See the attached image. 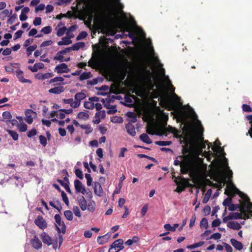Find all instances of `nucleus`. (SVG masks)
I'll list each match as a JSON object with an SVG mask.
<instances>
[{"label": "nucleus", "mask_w": 252, "mask_h": 252, "mask_svg": "<svg viewBox=\"0 0 252 252\" xmlns=\"http://www.w3.org/2000/svg\"><path fill=\"white\" fill-rule=\"evenodd\" d=\"M182 160L181 164V173L183 174H186L189 173L190 177H193L194 174V164L189 154L187 155H181L178 157Z\"/></svg>", "instance_id": "1"}, {"label": "nucleus", "mask_w": 252, "mask_h": 252, "mask_svg": "<svg viewBox=\"0 0 252 252\" xmlns=\"http://www.w3.org/2000/svg\"><path fill=\"white\" fill-rule=\"evenodd\" d=\"M79 205L82 211L88 210L89 212H94L95 209V203L93 200H90L87 205V201L83 196L77 198Z\"/></svg>", "instance_id": "2"}, {"label": "nucleus", "mask_w": 252, "mask_h": 252, "mask_svg": "<svg viewBox=\"0 0 252 252\" xmlns=\"http://www.w3.org/2000/svg\"><path fill=\"white\" fill-rule=\"evenodd\" d=\"M55 221L57 224H55L58 232L64 234L66 232V226L64 222L62 220L61 217L59 214H56L54 217Z\"/></svg>", "instance_id": "3"}, {"label": "nucleus", "mask_w": 252, "mask_h": 252, "mask_svg": "<svg viewBox=\"0 0 252 252\" xmlns=\"http://www.w3.org/2000/svg\"><path fill=\"white\" fill-rule=\"evenodd\" d=\"M176 184L178 185L176 191L178 193H181L183 191L186 187H190L191 185L189 183V180L187 179L182 178L179 182H176Z\"/></svg>", "instance_id": "4"}, {"label": "nucleus", "mask_w": 252, "mask_h": 252, "mask_svg": "<svg viewBox=\"0 0 252 252\" xmlns=\"http://www.w3.org/2000/svg\"><path fill=\"white\" fill-rule=\"evenodd\" d=\"M157 132L155 134L157 135H167L169 132H173L174 128L170 126L167 127L165 126H160L157 128Z\"/></svg>", "instance_id": "5"}, {"label": "nucleus", "mask_w": 252, "mask_h": 252, "mask_svg": "<svg viewBox=\"0 0 252 252\" xmlns=\"http://www.w3.org/2000/svg\"><path fill=\"white\" fill-rule=\"evenodd\" d=\"M160 99L163 107L169 111L174 109V106L168 97L162 96L160 97Z\"/></svg>", "instance_id": "6"}, {"label": "nucleus", "mask_w": 252, "mask_h": 252, "mask_svg": "<svg viewBox=\"0 0 252 252\" xmlns=\"http://www.w3.org/2000/svg\"><path fill=\"white\" fill-rule=\"evenodd\" d=\"M239 196L246 200V201L247 202V204L244 203L243 205L245 204V208L247 212H248L251 216L252 217V202H250V199L247 196L246 194L243 193L241 192H240V193L239 194Z\"/></svg>", "instance_id": "7"}, {"label": "nucleus", "mask_w": 252, "mask_h": 252, "mask_svg": "<svg viewBox=\"0 0 252 252\" xmlns=\"http://www.w3.org/2000/svg\"><path fill=\"white\" fill-rule=\"evenodd\" d=\"M35 224L40 229H44L47 227L45 220L41 216H38L34 220Z\"/></svg>", "instance_id": "8"}, {"label": "nucleus", "mask_w": 252, "mask_h": 252, "mask_svg": "<svg viewBox=\"0 0 252 252\" xmlns=\"http://www.w3.org/2000/svg\"><path fill=\"white\" fill-rule=\"evenodd\" d=\"M70 71V68L65 63H62L57 65L55 68V71L58 74L67 73Z\"/></svg>", "instance_id": "9"}, {"label": "nucleus", "mask_w": 252, "mask_h": 252, "mask_svg": "<svg viewBox=\"0 0 252 252\" xmlns=\"http://www.w3.org/2000/svg\"><path fill=\"white\" fill-rule=\"evenodd\" d=\"M74 184L76 193L81 192L83 194H85L86 189L80 181L75 180Z\"/></svg>", "instance_id": "10"}, {"label": "nucleus", "mask_w": 252, "mask_h": 252, "mask_svg": "<svg viewBox=\"0 0 252 252\" xmlns=\"http://www.w3.org/2000/svg\"><path fill=\"white\" fill-rule=\"evenodd\" d=\"M25 121L29 124H31L33 122V115H36V113L32 109H27L25 112Z\"/></svg>", "instance_id": "11"}, {"label": "nucleus", "mask_w": 252, "mask_h": 252, "mask_svg": "<svg viewBox=\"0 0 252 252\" xmlns=\"http://www.w3.org/2000/svg\"><path fill=\"white\" fill-rule=\"evenodd\" d=\"M70 50V48H66L64 50L59 51L54 57V60H58L63 62V55L65 54Z\"/></svg>", "instance_id": "12"}, {"label": "nucleus", "mask_w": 252, "mask_h": 252, "mask_svg": "<svg viewBox=\"0 0 252 252\" xmlns=\"http://www.w3.org/2000/svg\"><path fill=\"white\" fill-rule=\"evenodd\" d=\"M40 238L45 244L50 246L53 244L52 238L46 232H43L40 235Z\"/></svg>", "instance_id": "13"}, {"label": "nucleus", "mask_w": 252, "mask_h": 252, "mask_svg": "<svg viewBox=\"0 0 252 252\" xmlns=\"http://www.w3.org/2000/svg\"><path fill=\"white\" fill-rule=\"evenodd\" d=\"M32 246L36 250L41 248L42 244L40 240L36 235H34L33 238L31 241Z\"/></svg>", "instance_id": "14"}, {"label": "nucleus", "mask_w": 252, "mask_h": 252, "mask_svg": "<svg viewBox=\"0 0 252 252\" xmlns=\"http://www.w3.org/2000/svg\"><path fill=\"white\" fill-rule=\"evenodd\" d=\"M105 111L104 110L100 111L95 113L94 116L95 119L94 120L93 122L94 124H98L100 122V119H103L105 117Z\"/></svg>", "instance_id": "15"}, {"label": "nucleus", "mask_w": 252, "mask_h": 252, "mask_svg": "<svg viewBox=\"0 0 252 252\" xmlns=\"http://www.w3.org/2000/svg\"><path fill=\"white\" fill-rule=\"evenodd\" d=\"M94 193L98 196H101L103 194V189L99 182H95L94 184Z\"/></svg>", "instance_id": "16"}, {"label": "nucleus", "mask_w": 252, "mask_h": 252, "mask_svg": "<svg viewBox=\"0 0 252 252\" xmlns=\"http://www.w3.org/2000/svg\"><path fill=\"white\" fill-rule=\"evenodd\" d=\"M16 75L19 81L23 83H31L32 82L30 80L25 79L23 76V72L20 69H17L16 71Z\"/></svg>", "instance_id": "17"}, {"label": "nucleus", "mask_w": 252, "mask_h": 252, "mask_svg": "<svg viewBox=\"0 0 252 252\" xmlns=\"http://www.w3.org/2000/svg\"><path fill=\"white\" fill-rule=\"evenodd\" d=\"M49 205L54 208L57 209L59 213H61V210H62V207L59 200L54 199L52 201H50Z\"/></svg>", "instance_id": "18"}, {"label": "nucleus", "mask_w": 252, "mask_h": 252, "mask_svg": "<svg viewBox=\"0 0 252 252\" xmlns=\"http://www.w3.org/2000/svg\"><path fill=\"white\" fill-rule=\"evenodd\" d=\"M126 128L127 133L131 136H134L136 135L134 126L131 123H129L126 124Z\"/></svg>", "instance_id": "19"}, {"label": "nucleus", "mask_w": 252, "mask_h": 252, "mask_svg": "<svg viewBox=\"0 0 252 252\" xmlns=\"http://www.w3.org/2000/svg\"><path fill=\"white\" fill-rule=\"evenodd\" d=\"M64 88L63 86H58L49 90L48 92L51 94H60L64 91Z\"/></svg>", "instance_id": "20"}, {"label": "nucleus", "mask_w": 252, "mask_h": 252, "mask_svg": "<svg viewBox=\"0 0 252 252\" xmlns=\"http://www.w3.org/2000/svg\"><path fill=\"white\" fill-rule=\"evenodd\" d=\"M124 243L123 240L122 239H118L116 240L113 244L112 246L114 248H116L117 251H120L124 248V246H123Z\"/></svg>", "instance_id": "21"}, {"label": "nucleus", "mask_w": 252, "mask_h": 252, "mask_svg": "<svg viewBox=\"0 0 252 252\" xmlns=\"http://www.w3.org/2000/svg\"><path fill=\"white\" fill-rule=\"evenodd\" d=\"M230 242L231 245L237 250H241L243 249V244L241 242L236 240L235 239H231Z\"/></svg>", "instance_id": "22"}, {"label": "nucleus", "mask_w": 252, "mask_h": 252, "mask_svg": "<svg viewBox=\"0 0 252 252\" xmlns=\"http://www.w3.org/2000/svg\"><path fill=\"white\" fill-rule=\"evenodd\" d=\"M44 67V64L41 63H35L33 66H29V69L32 72L38 71V69H42Z\"/></svg>", "instance_id": "23"}, {"label": "nucleus", "mask_w": 252, "mask_h": 252, "mask_svg": "<svg viewBox=\"0 0 252 252\" xmlns=\"http://www.w3.org/2000/svg\"><path fill=\"white\" fill-rule=\"evenodd\" d=\"M227 226L229 228H230L231 229H234V230H239L241 228V226L237 221H229L227 223Z\"/></svg>", "instance_id": "24"}, {"label": "nucleus", "mask_w": 252, "mask_h": 252, "mask_svg": "<svg viewBox=\"0 0 252 252\" xmlns=\"http://www.w3.org/2000/svg\"><path fill=\"white\" fill-rule=\"evenodd\" d=\"M245 208V204L241 205L240 208L241 213L242 214V219L244 220H247L250 218V215H251L248 212H247Z\"/></svg>", "instance_id": "25"}, {"label": "nucleus", "mask_w": 252, "mask_h": 252, "mask_svg": "<svg viewBox=\"0 0 252 252\" xmlns=\"http://www.w3.org/2000/svg\"><path fill=\"white\" fill-rule=\"evenodd\" d=\"M57 181L60 183V184L64 187V188L66 190V191L69 194H72V191L71 190V189H70V188L69 187V183H64V182L61 180V179H57Z\"/></svg>", "instance_id": "26"}, {"label": "nucleus", "mask_w": 252, "mask_h": 252, "mask_svg": "<svg viewBox=\"0 0 252 252\" xmlns=\"http://www.w3.org/2000/svg\"><path fill=\"white\" fill-rule=\"evenodd\" d=\"M72 43V40L69 39L67 36H65L62 38V40L58 42V44L59 46L62 45H67L71 44Z\"/></svg>", "instance_id": "27"}, {"label": "nucleus", "mask_w": 252, "mask_h": 252, "mask_svg": "<svg viewBox=\"0 0 252 252\" xmlns=\"http://www.w3.org/2000/svg\"><path fill=\"white\" fill-rule=\"evenodd\" d=\"M229 219L231 220L242 219V214L241 213H230L228 215Z\"/></svg>", "instance_id": "28"}, {"label": "nucleus", "mask_w": 252, "mask_h": 252, "mask_svg": "<svg viewBox=\"0 0 252 252\" xmlns=\"http://www.w3.org/2000/svg\"><path fill=\"white\" fill-rule=\"evenodd\" d=\"M139 138L143 142L147 144H151L152 142L149 136L146 133H143L141 134L140 135Z\"/></svg>", "instance_id": "29"}, {"label": "nucleus", "mask_w": 252, "mask_h": 252, "mask_svg": "<svg viewBox=\"0 0 252 252\" xmlns=\"http://www.w3.org/2000/svg\"><path fill=\"white\" fill-rule=\"evenodd\" d=\"M85 46V43L83 42H80L74 44L70 48V50L73 51H78L80 48H83Z\"/></svg>", "instance_id": "30"}, {"label": "nucleus", "mask_w": 252, "mask_h": 252, "mask_svg": "<svg viewBox=\"0 0 252 252\" xmlns=\"http://www.w3.org/2000/svg\"><path fill=\"white\" fill-rule=\"evenodd\" d=\"M86 94L82 92L77 93L75 95V96H74L75 99L76 100H78L80 103H81V101L82 100L86 98Z\"/></svg>", "instance_id": "31"}, {"label": "nucleus", "mask_w": 252, "mask_h": 252, "mask_svg": "<svg viewBox=\"0 0 252 252\" xmlns=\"http://www.w3.org/2000/svg\"><path fill=\"white\" fill-rule=\"evenodd\" d=\"M91 77L92 75L90 72H84L80 75L79 80L83 81L90 78Z\"/></svg>", "instance_id": "32"}, {"label": "nucleus", "mask_w": 252, "mask_h": 252, "mask_svg": "<svg viewBox=\"0 0 252 252\" xmlns=\"http://www.w3.org/2000/svg\"><path fill=\"white\" fill-rule=\"evenodd\" d=\"M7 131L14 141L18 139L19 135L16 131L12 130H7Z\"/></svg>", "instance_id": "33"}, {"label": "nucleus", "mask_w": 252, "mask_h": 252, "mask_svg": "<svg viewBox=\"0 0 252 252\" xmlns=\"http://www.w3.org/2000/svg\"><path fill=\"white\" fill-rule=\"evenodd\" d=\"M89 118V115L87 112H80L77 115V118L82 120H87Z\"/></svg>", "instance_id": "34"}, {"label": "nucleus", "mask_w": 252, "mask_h": 252, "mask_svg": "<svg viewBox=\"0 0 252 252\" xmlns=\"http://www.w3.org/2000/svg\"><path fill=\"white\" fill-rule=\"evenodd\" d=\"M80 126L84 129H86L85 133L87 134H88L93 131V128L91 127V126L89 125H81Z\"/></svg>", "instance_id": "35"}, {"label": "nucleus", "mask_w": 252, "mask_h": 252, "mask_svg": "<svg viewBox=\"0 0 252 252\" xmlns=\"http://www.w3.org/2000/svg\"><path fill=\"white\" fill-rule=\"evenodd\" d=\"M84 107L88 109H93L94 108V104L89 100V101H85L84 102Z\"/></svg>", "instance_id": "36"}, {"label": "nucleus", "mask_w": 252, "mask_h": 252, "mask_svg": "<svg viewBox=\"0 0 252 252\" xmlns=\"http://www.w3.org/2000/svg\"><path fill=\"white\" fill-rule=\"evenodd\" d=\"M211 194H212V189H209L207 190V191L206 194L205 195V196L202 200L203 203L205 204L208 201Z\"/></svg>", "instance_id": "37"}, {"label": "nucleus", "mask_w": 252, "mask_h": 252, "mask_svg": "<svg viewBox=\"0 0 252 252\" xmlns=\"http://www.w3.org/2000/svg\"><path fill=\"white\" fill-rule=\"evenodd\" d=\"M52 31V28L51 26H48L43 27L40 31L41 32H43L45 34L50 33Z\"/></svg>", "instance_id": "38"}, {"label": "nucleus", "mask_w": 252, "mask_h": 252, "mask_svg": "<svg viewBox=\"0 0 252 252\" xmlns=\"http://www.w3.org/2000/svg\"><path fill=\"white\" fill-rule=\"evenodd\" d=\"M200 226L201 228L203 227L205 229L208 228V227L209 226H208V220L206 218H203L201 220L200 223Z\"/></svg>", "instance_id": "39"}, {"label": "nucleus", "mask_w": 252, "mask_h": 252, "mask_svg": "<svg viewBox=\"0 0 252 252\" xmlns=\"http://www.w3.org/2000/svg\"><path fill=\"white\" fill-rule=\"evenodd\" d=\"M64 215L67 220H73V214L71 211H65L64 212Z\"/></svg>", "instance_id": "40"}, {"label": "nucleus", "mask_w": 252, "mask_h": 252, "mask_svg": "<svg viewBox=\"0 0 252 252\" xmlns=\"http://www.w3.org/2000/svg\"><path fill=\"white\" fill-rule=\"evenodd\" d=\"M36 48L37 46L35 44L29 46L26 49L27 56H30L32 54V52L34 51Z\"/></svg>", "instance_id": "41"}, {"label": "nucleus", "mask_w": 252, "mask_h": 252, "mask_svg": "<svg viewBox=\"0 0 252 252\" xmlns=\"http://www.w3.org/2000/svg\"><path fill=\"white\" fill-rule=\"evenodd\" d=\"M204 244V242L200 241L198 243H195L192 245L188 246L187 248L189 249H195L196 248L202 246Z\"/></svg>", "instance_id": "42"}, {"label": "nucleus", "mask_w": 252, "mask_h": 252, "mask_svg": "<svg viewBox=\"0 0 252 252\" xmlns=\"http://www.w3.org/2000/svg\"><path fill=\"white\" fill-rule=\"evenodd\" d=\"M172 143L171 141H156L155 144L158 146H169Z\"/></svg>", "instance_id": "43"}, {"label": "nucleus", "mask_w": 252, "mask_h": 252, "mask_svg": "<svg viewBox=\"0 0 252 252\" xmlns=\"http://www.w3.org/2000/svg\"><path fill=\"white\" fill-rule=\"evenodd\" d=\"M39 140L40 143L43 146L45 147L47 145V138L44 135H40L39 136Z\"/></svg>", "instance_id": "44"}, {"label": "nucleus", "mask_w": 252, "mask_h": 252, "mask_svg": "<svg viewBox=\"0 0 252 252\" xmlns=\"http://www.w3.org/2000/svg\"><path fill=\"white\" fill-rule=\"evenodd\" d=\"M88 34L87 32L85 31L81 32L79 33V34L78 35V36L76 37L77 40H80L81 39H83L85 38H86Z\"/></svg>", "instance_id": "45"}, {"label": "nucleus", "mask_w": 252, "mask_h": 252, "mask_svg": "<svg viewBox=\"0 0 252 252\" xmlns=\"http://www.w3.org/2000/svg\"><path fill=\"white\" fill-rule=\"evenodd\" d=\"M242 110L244 112H252V108L251 107L247 104H243L242 106Z\"/></svg>", "instance_id": "46"}, {"label": "nucleus", "mask_w": 252, "mask_h": 252, "mask_svg": "<svg viewBox=\"0 0 252 252\" xmlns=\"http://www.w3.org/2000/svg\"><path fill=\"white\" fill-rule=\"evenodd\" d=\"M241 207V205L238 204H231L228 207V210L231 211H234L238 208L240 209Z\"/></svg>", "instance_id": "47"}, {"label": "nucleus", "mask_w": 252, "mask_h": 252, "mask_svg": "<svg viewBox=\"0 0 252 252\" xmlns=\"http://www.w3.org/2000/svg\"><path fill=\"white\" fill-rule=\"evenodd\" d=\"M66 30L67 28L65 27H63V28H60L57 32V36H61L63 35Z\"/></svg>", "instance_id": "48"}, {"label": "nucleus", "mask_w": 252, "mask_h": 252, "mask_svg": "<svg viewBox=\"0 0 252 252\" xmlns=\"http://www.w3.org/2000/svg\"><path fill=\"white\" fill-rule=\"evenodd\" d=\"M61 195H62L63 201L65 203V204L66 205H68L69 200H68V197H67L66 193L64 192V191L62 190L61 191Z\"/></svg>", "instance_id": "49"}, {"label": "nucleus", "mask_w": 252, "mask_h": 252, "mask_svg": "<svg viewBox=\"0 0 252 252\" xmlns=\"http://www.w3.org/2000/svg\"><path fill=\"white\" fill-rule=\"evenodd\" d=\"M221 234L220 233H215L212 234L209 238H207V240L209 239H215L219 240L221 238Z\"/></svg>", "instance_id": "50"}, {"label": "nucleus", "mask_w": 252, "mask_h": 252, "mask_svg": "<svg viewBox=\"0 0 252 252\" xmlns=\"http://www.w3.org/2000/svg\"><path fill=\"white\" fill-rule=\"evenodd\" d=\"M72 210H73L74 215L76 216H77L78 217H81V214L80 210L77 206H73Z\"/></svg>", "instance_id": "51"}, {"label": "nucleus", "mask_w": 252, "mask_h": 252, "mask_svg": "<svg viewBox=\"0 0 252 252\" xmlns=\"http://www.w3.org/2000/svg\"><path fill=\"white\" fill-rule=\"evenodd\" d=\"M27 125L25 124L18 125V129L20 132H25L27 130Z\"/></svg>", "instance_id": "52"}, {"label": "nucleus", "mask_w": 252, "mask_h": 252, "mask_svg": "<svg viewBox=\"0 0 252 252\" xmlns=\"http://www.w3.org/2000/svg\"><path fill=\"white\" fill-rule=\"evenodd\" d=\"M63 81L64 79L62 77H56L51 79L49 81V83L51 84L57 82H63Z\"/></svg>", "instance_id": "53"}, {"label": "nucleus", "mask_w": 252, "mask_h": 252, "mask_svg": "<svg viewBox=\"0 0 252 252\" xmlns=\"http://www.w3.org/2000/svg\"><path fill=\"white\" fill-rule=\"evenodd\" d=\"M37 134V130L35 128H33L27 133V136L29 138H31Z\"/></svg>", "instance_id": "54"}, {"label": "nucleus", "mask_w": 252, "mask_h": 252, "mask_svg": "<svg viewBox=\"0 0 252 252\" xmlns=\"http://www.w3.org/2000/svg\"><path fill=\"white\" fill-rule=\"evenodd\" d=\"M2 117L4 119H11L12 118V115L8 111H4L2 113Z\"/></svg>", "instance_id": "55"}, {"label": "nucleus", "mask_w": 252, "mask_h": 252, "mask_svg": "<svg viewBox=\"0 0 252 252\" xmlns=\"http://www.w3.org/2000/svg\"><path fill=\"white\" fill-rule=\"evenodd\" d=\"M76 176L80 179H83V172L80 169H76L75 171Z\"/></svg>", "instance_id": "56"}, {"label": "nucleus", "mask_w": 252, "mask_h": 252, "mask_svg": "<svg viewBox=\"0 0 252 252\" xmlns=\"http://www.w3.org/2000/svg\"><path fill=\"white\" fill-rule=\"evenodd\" d=\"M17 18V16L16 14H13L7 20V23L12 24L15 20Z\"/></svg>", "instance_id": "57"}, {"label": "nucleus", "mask_w": 252, "mask_h": 252, "mask_svg": "<svg viewBox=\"0 0 252 252\" xmlns=\"http://www.w3.org/2000/svg\"><path fill=\"white\" fill-rule=\"evenodd\" d=\"M41 21H42V20L40 17H36L34 18V19L33 20V24L35 26H39V25H41Z\"/></svg>", "instance_id": "58"}, {"label": "nucleus", "mask_w": 252, "mask_h": 252, "mask_svg": "<svg viewBox=\"0 0 252 252\" xmlns=\"http://www.w3.org/2000/svg\"><path fill=\"white\" fill-rule=\"evenodd\" d=\"M164 228L166 230L168 231H171L174 232L175 231V228L173 226H171V225L169 223L165 224L164 225Z\"/></svg>", "instance_id": "59"}, {"label": "nucleus", "mask_w": 252, "mask_h": 252, "mask_svg": "<svg viewBox=\"0 0 252 252\" xmlns=\"http://www.w3.org/2000/svg\"><path fill=\"white\" fill-rule=\"evenodd\" d=\"M109 110L107 111V113L108 114H114L116 113L117 111V110L116 109V106L113 105L111 107L110 109H109Z\"/></svg>", "instance_id": "60"}, {"label": "nucleus", "mask_w": 252, "mask_h": 252, "mask_svg": "<svg viewBox=\"0 0 252 252\" xmlns=\"http://www.w3.org/2000/svg\"><path fill=\"white\" fill-rule=\"evenodd\" d=\"M52 44H53V41L51 40L44 41L41 43L40 47H44L52 45Z\"/></svg>", "instance_id": "61"}, {"label": "nucleus", "mask_w": 252, "mask_h": 252, "mask_svg": "<svg viewBox=\"0 0 252 252\" xmlns=\"http://www.w3.org/2000/svg\"><path fill=\"white\" fill-rule=\"evenodd\" d=\"M220 224V220L219 219H217L215 220H214L212 222V227H216L218 226H219Z\"/></svg>", "instance_id": "62"}, {"label": "nucleus", "mask_w": 252, "mask_h": 252, "mask_svg": "<svg viewBox=\"0 0 252 252\" xmlns=\"http://www.w3.org/2000/svg\"><path fill=\"white\" fill-rule=\"evenodd\" d=\"M23 33V31L22 30H18L17 32H16L15 33L14 39L16 40L18 38H20L21 37Z\"/></svg>", "instance_id": "63"}, {"label": "nucleus", "mask_w": 252, "mask_h": 252, "mask_svg": "<svg viewBox=\"0 0 252 252\" xmlns=\"http://www.w3.org/2000/svg\"><path fill=\"white\" fill-rule=\"evenodd\" d=\"M232 199L231 198L227 197L223 202V205L224 206H228L231 204Z\"/></svg>", "instance_id": "64"}]
</instances>
